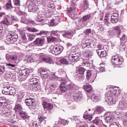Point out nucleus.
<instances>
[{
  "instance_id": "37998d69",
  "label": "nucleus",
  "mask_w": 127,
  "mask_h": 127,
  "mask_svg": "<svg viewBox=\"0 0 127 127\" xmlns=\"http://www.w3.org/2000/svg\"><path fill=\"white\" fill-rule=\"evenodd\" d=\"M20 34L21 35V37L22 39H23V40H26L27 38H26V35L25 34V31H21L20 32Z\"/></svg>"
},
{
  "instance_id": "1a4fd4ad",
  "label": "nucleus",
  "mask_w": 127,
  "mask_h": 127,
  "mask_svg": "<svg viewBox=\"0 0 127 127\" xmlns=\"http://www.w3.org/2000/svg\"><path fill=\"white\" fill-rule=\"evenodd\" d=\"M81 46L82 48H95L96 47V43L94 41H92L91 40H86L84 43L81 44Z\"/></svg>"
},
{
  "instance_id": "680f3d73",
  "label": "nucleus",
  "mask_w": 127,
  "mask_h": 127,
  "mask_svg": "<svg viewBox=\"0 0 127 127\" xmlns=\"http://www.w3.org/2000/svg\"><path fill=\"white\" fill-rule=\"evenodd\" d=\"M84 33H85V34H86V35H89V34H91V29H87L85 31Z\"/></svg>"
},
{
  "instance_id": "79ce46f5",
  "label": "nucleus",
  "mask_w": 127,
  "mask_h": 127,
  "mask_svg": "<svg viewBox=\"0 0 127 127\" xmlns=\"http://www.w3.org/2000/svg\"><path fill=\"white\" fill-rule=\"evenodd\" d=\"M14 110L16 112H19V111H21L22 110L21 106L19 104L16 103L14 108Z\"/></svg>"
},
{
  "instance_id": "9d476101",
  "label": "nucleus",
  "mask_w": 127,
  "mask_h": 127,
  "mask_svg": "<svg viewBox=\"0 0 127 127\" xmlns=\"http://www.w3.org/2000/svg\"><path fill=\"white\" fill-rule=\"evenodd\" d=\"M40 59H42L44 62L46 63H49V64H51L53 62V60L50 57V56L45 54H41L40 56Z\"/></svg>"
},
{
  "instance_id": "ddd939ff",
  "label": "nucleus",
  "mask_w": 127,
  "mask_h": 127,
  "mask_svg": "<svg viewBox=\"0 0 127 127\" xmlns=\"http://www.w3.org/2000/svg\"><path fill=\"white\" fill-rule=\"evenodd\" d=\"M6 60L10 63H14L17 60V56L16 55H9L6 54Z\"/></svg>"
},
{
  "instance_id": "9b49d317",
  "label": "nucleus",
  "mask_w": 127,
  "mask_h": 127,
  "mask_svg": "<svg viewBox=\"0 0 127 127\" xmlns=\"http://www.w3.org/2000/svg\"><path fill=\"white\" fill-rule=\"evenodd\" d=\"M86 69L82 67L78 66L77 67L76 72L77 73V76L80 79H83L85 75V72Z\"/></svg>"
},
{
  "instance_id": "393cba45",
  "label": "nucleus",
  "mask_w": 127,
  "mask_h": 127,
  "mask_svg": "<svg viewBox=\"0 0 127 127\" xmlns=\"http://www.w3.org/2000/svg\"><path fill=\"white\" fill-rule=\"evenodd\" d=\"M32 87L33 91H38L40 88L39 83L37 82V81L32 84Z\"/></svg>"
},
{
  "instance_id": "c9c22d12",
  "label": "nucleus",
  "mask_w": 127,
  "mask_h": 127,
  "mask_svg": "<svg viewBox=\"0 0 127 127\" xmlns=\"http://www.w3.org/2000/svg\"><path fill=\"white\" fill-rule=\"evenodd\" d=\"M83 119L85 120H88L89 121H92L93 119V116L92 114H90V113H87L83 116Z\"/></svg>"
},
{
  "instance_id": "8fccbe9b",
  "label": "nucleus",
  "mask_w": 127,
  "mask_h": 127,
  "mask_svg": "<svg viewBox=\"0 0 127 127\" xmlns=\"http://www.w3.org/2000/svg\"><path fill=\"white\" fill-rule=\"evenodd\" d=\"M6 7L7 9H9V8H12V5H11V0H9L8 2L6 3Z\"/></svg>"
},
{
  "instance_id": "13d9d810",
  "label": "nucleus",
  "mask_w": 127,
  "mask_h": 127,
  "mask_svg": "<svg viewBox=\"0 0 127 127\" xmlns=\"http://www.w3.org/2000/svg\"><path fill=\"white\" fill-rule=\"evenodd\" d=\"M82 64L83 66H86V67H89V66H90V62L87 61L86 60L83 61Z\"/></svg>"
},
{
  "instance_id": "a878e982",
  "label": "nucleus",
  "mask_w": 127,
  "mask_h": 127,
  "mask_svg": "<svg viewBox=\"0 0 127 127\" xmlns=\"http://www.w3.org/2000/svg\"><path fill=\"white\" fill-rule=\"evenodd\" d=\"M59 32L60 33H62V35L64 37H66L67 35H72V34H73V32L72 31H60Z\"/></svg>"
},
{
  "instance_id": "0e129e2a",
  "label": "nucleus",
  "mask_w": 127,
  "mask_h": 127,
  "mask_svg": "<svg viewBox=\"0 0 127 127\" xmlns=\"http://www.w3.org/2000/svg\"><path fill=\"white\" fill-rule=\"evenodd\" d=\"M4 114H5L6 118H10V117H11V113L10 112H6L4 113Z\"/></svg>"
},
{
  "instance_id": "a18cd8bd",
  "label": "nucleus",
  "mask_w": 127,
  "mask_h": 127,
  "mask_svg": "<svg viewBox=\"0 0 127 127\" xmlns=\"http://www.w3.org/2000/svg\"><path fill=\"white\" fill-rule=\"evenodd\" d=\"M44 20L43 19V17H42V14L38 15L37 16V18L36 19V21H38L39 22H41Z\"/></svg>"
},
{
  "instance_id": "39448f33",
  "label": "nucleus",
  "mask_w": 127,
  "mask_h": 127,
  "mask_svg": "<svg viewBox=\"0 0 127 127\" xmlns=\"http://www.w3.org/2000/svg\"><path fill=\"white\" fill-rule=\"evenodd\" d=\"M64 48L61 46L54 47L52 46L50 47V52L55 55H59L63 51Z\"/></svg>"
},
{
  "instance_id": "0eeeda50",
  "label": "nucleus",
  "mask_w": 127,
  "mask_h": 127,
  "mask_svg": "<svg viewBox=\"0 0 127 127\" xmlns=\"http://www.w3.org/2000/svg\"><path fill=\"white\" fill-rule=\"evenodd\" d=\"M26 4L30 12H36L38 10V6L31 1H27Z\"/></svg>"
},
{
  "instance_id": "72a5a7b5",
  "label": "nucleus",
  "mask_w": 127,
  "mask_h": 127,
  "mask_svg": "<svg viewBox=\"0 0 127 127\" xmlns=\"http://www.w3.org/2000/svg\"><path fill=\"white\" fill-rule=\"evenodd\" d=\"M20 116L23 119V120H26L29 118L28 114L26 113V112L23 111L20 113Z\"/></svg>"
},
{
  "instance_id": "a19ab883",
  "label": "nucleus",
  "mask_w": 127,
  "mask_h": 127,
  "mask_svg": "<svg viewBox=\"0 0 127 127\" xmlns=\"http://www.w3.org/2000/svg\"><path fill=\"white\" fill-rule=\"evenodd\" d=\"M60 31H52L51 34L54 35V36H57V37H60Z\"/></svg>"
},
{
  "instance_id": "aec40b11",
  "label": "nucleus",
  "mask_w": 127,
  "mask_h": 127,
  "mask_svg": "<svg viewBox=\"0 0 127 127\" xmlns=\"http://www.w3.org/2000/svg\"><path fill=\"white\" fill-rule=\"evenodd\" d=\"M111 21L113 23H117L119 21V14L117 13H114L111 16Z\"/></svg>"
},
{
  "instance_id": "473e14b6",
  "label": "nucleus",
  "mask_w": 127,
  "mask_h": 127,
  "mask_svg": "<svg viewBox=\"0 0 127 127\" xmlns=\"http://www.w3.org/2000/svg\"><path fill=\"white\" fill-rule=\"evenodd\" d=\"M29 69L27 68H25L24 69L21 70L20 73H21V76H28L29 74Z\"/></svg>"
},
{
  "instance_id": "f3484780",
  "label": "nucleus",
  "mask_w": 127,
  "mask_h": 127,
  "mask_svg": "<svg viewBox=\"0 0 127 127\" xmlns=\"http://www.w3.org/2000/svg\"><path fill=\"white\" fill-rule=\"evenodd\" d=\"M127 108V104L126 101L124 100V99H123L122 101L119 102V104L118 107H117V109H119L120 110H126Z\"/></svg>"
},
{
  "instance_id": "338daca9",
  "label": "nucleus",
  "mask_w": 127,
  "mask_h": 127,
  "mask_svg": "<svg viewBox=\"0 0 127 127\" xmlns=\"http://www.w3.org/2000/svg\"><path fill=\"white\" fill-rule=\"evenodd\" d=\"M105 19V23L106 25H107V26H109V24H110V22L109 21V18H106Z\"/></svg>"
},
{
  "instance_id": "6ab92c4d",
  "label": "nucleus",
  "mask_w": 127,
  "mask_h": 127,
  "mask_svg": "<svg viewBox=\"0 0 127 127\" xmlns=\"http://www.w3.org/2000/svg\"><path fill=\"white\" fill-rule=\"evenodd\" d=\"M89 5V1H88V0H83V3L81 4L80 7L81 9H83V10L91 9Z\"/></svg>"
},
{
  "instance_id": "a211bd4d",
  "label": "nucleus",
  "mask_w": 127,
  "mask_h": 127,
  "mask_svg": "<svg viewBox=\"0 0 127 127\" xmlns=\"http://www.w3.org/2000/svg\"><path fill=\"white\" fill-rule=\"evenodd\" d=\"M42 105L44 107L45 110L46 111H50L52 109H53V104L46 102H42Z\"/></svg>"
},
{
  "instance_id": "e433bc0d",
  "label": "nucleus",
  "mask_w": 127,
  "mask_h": 127,
  "mask_svg": "<svg viewBox=\"0 0 127 127\" xmlns=\"http://www.w3.org/2000/svg\"><path fill=\"white\" fill-rule=\"evenodd\" d=\"M10 89V87H4L3 89L2 90V94H4V95H8Z\"/></svg>"
},
{
  "instance_id": "dca6fc26",
  "label": "nucleus",
  "mask_w": 127,
  "mask_h": 127,
  "mask_svg": "<svg viewBox=\"0 0 127 127\" xmlns=\"http://www.w3.org/2000/svg\"><path fill=\"white\" fill-rule=\"evenodd\" d=\"M45 40L41 38H37L34 41V44L36 46H43L45 44Z\"/></svg>"
},
{
  "instance_id": "423d86ee",
  "label": "nucleus",
  "mask_w": 127,
  "mask_h": 127,
  "mask_svg": "<svg viewBox=\"0 0 127 127\" xmlns=\"http://www.w3.org/2000/svg\"><path fill=\"white\" fill-rule=\"evenodd\" d=\"M80 54L76 52H71L69 54L68 59L70 62H78Z\"/></svg>"
},
{
  "instance_id": "4be33fe9",
  "label": "nucleus",
  "mask_w": 127,
  "mask_h": 127,
  "mask_svg": "<svg viewBox=\"0 0 127 127\" xmlns=\"http://www.w3.org/2000/svg\"><path fill=\"white\" fill-rule=\"evenodd\" d=\"M38 120L40 126L46 125V118L43 116H39Z\"/></svg>"
},
{
  "instance_id": "bb28decb",
  "label": "nucleus",
  "mask_w": 127,
  "mask_h": 127,
  "mask_svg": "<svg viewBox=\"0 0 127 127\" xmlns=\"http://www.w3.org/2000/svg\"><path fill=\"white\" fill-rule=\"evenodd\" d=\"M35 102V100H34V99L30 98H27L25 100V103L27 105V106H32V104H33V103Z\"/></svg>"
},
{
  "instance_id": "412c9836",
  "label": "nucleus",
  "mask_w": 127,
  "mask_h": 127,
  "mask_svg": "<svg viewBox=\"0 0 127 127\" xmlns=\"http://www.w3.org/2000/svg\"><path fill=\"white\" fill-rule=\"evenodd\" d=\"M83 55L84 57H85L86 60H87V59H89V58H91L92 55V51H90V50L84 51L83 52Z\"/></svg>"
},
{
  "instance_id": "4c0bfd02",
  "label": "nucleus",
  "mask_w": 127,
  "mask_h": 127,
  "mask_svg": "<svg viewBox=\"0 0 127 127\" xmlns=\"http://www.w3.org/2000/svg\"><path fill=\"white\" fill-rule=\"evenodd\" d=\"M60 62L61 63H62V64H64L65 65H68V64H69V61H68V60H67V59L65 58L61 59Z\"/></svg>"
},
{
  "instance_id": "603ef678",
  "label": "nucleus",
  "mask_w": 127,
  "mask_h": 127,
  "mask_svg": "<svg viewBox=\"0 0 127 127\" xmlns=\"http://www.w3.org/2000/svg\"><path fill=\"white\" fill-rule=\"evenodd\" d=\"M26 59L27 61L30 62V63L33 62V57H32V56H27Z\"/></svg>"
},
{
  "instance_id": "69168bd1",
  "label": "nucleus",
  "mask_w": 127,
  "mask_h": 127,
  "mask_svg": "<svg viewBox=\"0 0 127 127\" xmlns=\"http://www.w3.org/2000/svg\"><path fill=\"white\" fill-rule=\"evenodd\" d=\"M6 66H8V67H9V68H14V67H15V65L13 64H6Z\"/></svg>"
},
{
  "instance_id": "de8ad7c7",
  "label": "nucleus",
  "mask_w": 127,
  "mask_h": 127,
  "mask_svg": "<svg viewBox=\"0 0 127 127\" xmlns=\"http://www.w3.org/2000/svg\"><path fill=\"white\" fill-rule=\"evenodd\" d=\"M29 41H32L33 39H35V35L31 34H29L28 35Z\"/></svg>"
},
{
  "instance_id": "f257e3e1",
  "label": "nucleus",
  "mask_w": 127,
  "mask_h": 127,
  "mask_svg": "<svg viewBox=\"0 0 127 127\" xmlns=\"http://www.w3.org/2000/svg\"><path fill=\"white\" fill-rule=\"evenodd\" d=\"M50 80L53 83V84H55L57 80L61 81L60 90L62 93H65V92L67 91V90H73V89H75V88H76V85L71 83V81H65L63 78H61L60 80L58 77L55 75L51 77L50 78Z\"/></svg>"
},
{
  "instance_id": "2eb2a0df",
  "label": "nucleus",
  "mask_w": 127,
  "mask_h": 127,
  "mask_svg": "<svg viewBox=\"0 0 127 127\" xmlns=\"http://www.w3.org/2000/svg\"><path fill=\"white\" fill-rule=\"evenodd\" d=\"M4 19L1 21V23L5 24V25H11L12 24V20L11 18L8 15L4 16Z\"/></svg>"
},
{
  "instance_id": "052dcab7",
  "label": "nucleus",
  "mask_w": 127,
  "mask_h": 127,
  "mask_svg": "<svg viewBox=\"0 0 127 127\" xmlns=\"http://www.w3.org/2000/svg\"><path fill=\"white\" fill-rule=\"evenodd\" d=\"M48 33V31H41L38 34L39 35H42L44 34V35H47Z\"/></svg>"
},
{
  "instance_id": "49530a36",
  "label": "nucleus",
  "mask_w": 127,
  "mask_h": 127,
  "mask_svg": "<svg viewBox=\"0 0 127 127\" xmlns=\"http://www.w3.org/2000/svg\"><path fill=\"white\" fill-rule=\"evenodd\" d=\"M29 127H41L40 125H38L37 122L35 121L32 123L31 125H29Z\"/></svg>"
},
{
  "instance_id": "ea45409f",
  "label": "nucleus",
  "mask_w": 127,
  "mask_h": 127,
  "mask_svg": "<svg viewBox=\"0 0 127 127\" xmlns=\"http://www.w3.org/2000/svg\"><path fill=\"white\" fill-rule=\"evenodd\" d=\"M48 42H53L54 41H56L57 40V39L55 38V37H53L52 36H50L47 37V38Z\"/></svg>"
},
{
  "instance_id": "c756f323",
  "label": "nucleus",
  "mask_w": 127,
  "mask_h": 127,
  "mask_svg": "<svg viewBox=\"0 0 127 127\" xmlns=\"http://www.w3.org/2000/svg\"><path fill=\"white\" fill-rule=\"evenodd\" d=\"M91 100L93 101V102H95L96 103L97 102H99L100 100H101V98L100 96H97L95 94H92L91 96Z\"/></svg>"
},
{
  "instance_id": "6e6552de",
  "label": "nucleus",
  "mask_w": 127,
  "mask_h": 127,
  "mask_svg": "<svg viewBox=\"0 0 127 127\" xmlns=\"http://www.w3.org/2000/svg\"><path fill=\"white\" fill-rule=\"evenodd\" d=\"M112 62L114 65H122L123 62H124V58L122 57H119L118 56H113L112 58Z\"/></svg>"
},
{
  "instance_id": "774afa93",
  "label": "nucleus",
  "mask_w": 127,
  "mask_h": 127,
  "mask_svg": "<svg viewBox=\"0 0 127 127\" xmlns=\"http://www.w3.org/2000/svg\"><path fill=\"white\" fill-rule=\"evenodd\" d=\"M22 98H23V94H19V96L18 97V100L19 101V102H21V99H22Z\"/></svg>"
},
{
  "instance_id": "4d7b16f0",
  "label": "nucleus",
  "mask_w": 127,
  "mask_h": 127,
  "mask_svg": "<svg viewBox=\"0 0 127 127\" xmlns=\"http://www.w3.org/2000/svg\"><path fill=\"white\" fill-rule=\"evenodd\" d=\"M11 20H12V23H13V21H18V18H17V17L14 16V15H11Z\"/></svg>"
},
{
  "instance_id": "4468645a",
  "label": "nucleus",
  "mask_w": 127,
  "mask_h": 127,
  "mask_svg": "<svg viewBox=\"0 0 127 127\" xmlns=\"http://www.w3.org/2000/svg\"><path fill=\"white\" fill-rule=\"evenodd\" d=\"M120 40H121V42L122 43L120 44V47L121 48H123V49H125L127 44V36L125 34H123L122 37L120 38Z\"/></svg>"
},
{
  "instance_id": "e2e57ef3",
  "label": "nucleus",
  "mask_w": 127,
  "mask_h": 127,
  "mask_svg": "<svg viewBox=\"0 0 127 127\" xmlns=\"http://www.w3.org/2000/svg\"><path fill=\"white\" fill-rule=\"evenodd\" d=\"M15 5H20V0H14Z\"/></svg>"
},
{
  "instance_id": "5fc2aeb1",
  "label": "nucleus",
  "mask_w": 127,
  "mask_h": 127,
  "mask_svg": "<svg viewBox=\"0 0 127 127\" xmlns=\"http://www.w3.org/2000/svg\"><path fill=\"white\" fill-rule=\"evenodd\" d=\"M109 127H119V124L117 122H112L110 125Z\"/></svg>"
},
{
  "instance_id": "c85d7f7f",
  "label": "nucleus",
  "mask_w": 127,
  "mask_h": 127,
  "mask_svg": "<svg viewBox=\"0 0 127 127\" xmlns=\"http://www.w3.org/2000/svg\"><path fill=\"white\" fill-rule=\"evenodd\" d=\"M93 18V15L91 14L84 15L82 17V22H86L87 20H89V19H91Z\"/></svg>"
},
{
  "instance_id": "7ed1b4c3",
  "label": "nucleus",
  "mask_w": 127,
  "mask_h": 127,
  "mask_svg": "<svg viewBox=\"0 0 127 127\" xmlns=\"http://www.w3.org/2000/svg\"><path fill=\"white\" fill-rule=\"evenodd\" d=\"M7 37V39L5 40V43L8 45L13 44V43H15L17 41L18 35L15 33L10 32Z\"/></svg>"
},
{
  "instance_id": "864d4df0",
  "label": "nucleus",
  "mask_w": 127,
  "mask_h": 127,
  "mask_svg": "<svg viewBox=\"0 0 127 127\" xmlns=\"http://www.w3.org/2000/svg\"><path fill=\"white\" fill-rule=\"evenodd\" d=\"M91 76H92V72L90 70H88L86 72V79L87 80H90Z\"/></svg>"
},
{
  "instance_id": "2f4dec72",
  "label": "nucleus",
  "mask_w": 127,
  "mask_h": 127,
  "mask_svg": "<svg viewBox=\"0 0 127 127\" xmlns=\"http://www.w3.org/2000/svg\"><path fill=\"white\" fill-rule=\"evenodd\" d=\"M41 74L43 76L44 78H48V72H47V70L44 69V68H41Z\"/></svg>"
},
{
  "instance_id": "3c124183",
  "label": "nucleus",
  "mask_w": 127,
  "mask_h": 127,
  "mask_svg": "<svg viewBox=\"0 0 127 127\" xmlns=\"http://www.w3.org/2000/svg\"><path fill=\"white\" fill-rule=\"evenodd\" d=\"M5 71V67H4V65H0V75L1 74H3Z\"/></svg>"
},
{
  "instance_id": "f704fd0d",
  "label": "nucleus",
  "mask_w": 127,
  "mask_h": 127,
  "mask_svg": "<svg viewBox=\"0 0 127 127\" xmlns=\"http://www.w3.org/2000/svg\"><path fill=\"white\" fill-rule=\"evenodd\" d=\"M83 89L85 91H86L87 93H90L92 91V86L90 84H87L83 86Z\"/></svg>"
},
{
  "instance_id": "b1692460",
  "label": "nucleus",
  "mask_w": 127,
  "mask_h": 127,
  "mask_svg": "<svg viewBox=\"0 0 127 127\" xmlns=\"http://www.w3.org/2000/svg\"><path fill=\"white\" fill-rule=\"evenodd\" d=\"M7 106V103H6V100L4 97H0V107H2L4 108Z\"/></svg>"
},
{
  "instance_id": "c03bdc74",
  "label": "nucleus",
  "mask_w": 127,
  "mask_h": 127,
  "mask_svg": "<svg viewBox=\"0 0 127 127\" xmlns=\"http://www.w3.org/2000/svg\"><path fill=\"white\" fill-rule=\"evenodd\" d=\"M16 92V91L15 90V89H14V88L10 87L8 95H14Z\"/></svg>"
},
{
  "instance_id": "58836bf2",
  "label": "nucleus",
  "mask_w": 127,
  "mask_h": 127,
  "mask_svg": "<svg viewBox=\"0 0 127 127\" xmlns=\"http://www.w3.org/2000/svg\"><path fill=\"white\" fill-rule=\"evenodd\" d=\"M122 119L124 121V126L125 127H127V112L124 116L122 117Z\"/></svg>"
},
{
  "instance_id": "f8f14e48",
  "label": "nucleus",
  "mask_w": 127,
  "mask_h": 127,
  "mask_svg": "<svg viewBox=\"0 0 127 127\" xmlns=\"http://www.w3.org/2000/svg\"><path fill=\"white\" fill-rule=\"evenodd\" d=\"M113 29L115 32L113 30H110L108 31V34H109V35L114 36L115 35V34H116V35H120V34H121V32H122V31H121V28H120V26H117L114 27L113 28Z\"/></svg>"
},
{
  "instance_id": "09e8293b",
  "label": "nucleus",
  "mask_w": 127,
  "mask_h": 127,
  "mask_svg": "<svg viewBox=\"0 0 127 127\" xmlns=\"http://www.w3.org/2000/svg\"><path fill=\"white\" fill-rule=\"evenodd\" d=\"M27 30L30 31V32H37V29L35 28L28 27L27 28Z\"/></svg>"
},
{
  "instance_id": "20e7f679",
  "label": "nucleus",
  "mask_w": 127,
  "mask_h": 127,
  "mask_svg": "<svg viewBox=\"0 0 127 127\" xmlns=\"http://www.w3.org/2000/svg\"><path fill=\"white\" fill-rule=\"evenodd\" d=\"M118 114L117 112H107L104 115L105 118V123L106 124H110L115 120V117H117Z\"/></svg>"
},
{
  "instance_id": "7c9ffc66",
  "label": "nucleus",
  "mask_w": 127,
  "mask_h": 127,
  "mask_svg": "<svg viewBox=\"0 0 127 127\" xmlns=\"http://www.w3.org/2000/svg\"><path fill=\"white\" fill-rule=\"evenodd\" d=\"M73 98L75 102H79V101H81V100H82V94L75 93L73 95Z\"/></svg>"
},
{
  "instance_id": "f03ea898",
  "label": "nucleus",
  "mask_w": 127,
  "mask_h": 127,
  "mask_svg": "<svg viewBox=\"0 0 127 127\" xmlns=\"http://www.w3.org/2000/svg\"><path fill=\"white\" fill-rule=\"evenodd\" d=\"M121 93V90L118 87L111 88L110 90L106 93V101L109 105H113L116 104V101L114 100L113 96H118Z\"/></svg>"
},
{
  "instance_id": "bf43d9fd",
  "label": "nucleus",
  "mask_w": 127,
  "mask_h": 127,
  "mask_svg": "<svg viewBox=\"0 0 127 127\" xmlns=\"http://www.w3.org/2000/svg\"><path fill=\"white\" fill-rule=\"evenodd\" d=\"M55 88H56V84H52L49 88V90H51V91H53L54 90H55Z\"/></svg>"
},
{
  "instance_id": "cd10ccee",
  "label": "nucleus",
  "mask_w": 127,
  "mask_h": 127,
  "mask_svg": "<svg viewBox=\"0 0 127 127\" xmlns=\"http://www.w3.org/2000/svg\"><path fill=\"white\" fill-rule=\"evenodd\" d=\"M105 111V109H104V107L102 106H97L95 109V112L96 114H98V115L100 114H102L103 112Z\"/></svg>"
},
{
  "instance_id": "6e6d98bb",
  "label": "nucleus",
  "mask_w": 127,
  "mask_h": 127,
  "mask_svg": "<svg viewBox=\"0 0 127 127\" xmlns=\"http://www.w3.org/2000/svg\"><path fill=\"white\" fill-rule=\"evenodd\" d=\"M107 55V52L105 49L102 51V53L100 54L99 57H105Z\"/></svg>"
},
{
  "instance_id": "5701e85b",
  "label": "nucleus",
  "mask_w": 127,
  "mask_h": 127,
  "mask_svg": "<svg viewBox=\"0 0 127 127\" xmlns=\"http://www.w3.org/2000/svg\"><path fill=\"white\" fill-rule=\"evenodd\" d=\"M92 123L94 125L100 127V126H102V124H103V121H102V120L99 119V117H96L95 120L92 121Z\"/></svg>"
}]
</instances>
